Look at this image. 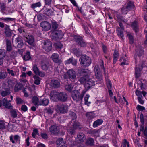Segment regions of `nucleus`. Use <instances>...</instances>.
<instances>
[{"label": "nucleus", "instance_id": "c85d7f7f", "mask_svg": "<svg viewBox=\"0 0 147 147\" xmlns=\"http://www.w3.org/2000/svg\"><path fill=\"white\" fill-rule=\"evenodd\" d=\"M69 116L70 118L72 119L71 123L75 122V121L74 120V119H76L77 117L75 113L74 112L70 111L69 112Z\"/></svg>", "mask_w": 147, "mask_h": 147}, {"label": "nucleus", "instance_id": "f704fd0d", "mask_svg": "<svg viewBox=\"0 0 147 147\" xmlns=\"http://www.w3.org/2000/svg\"><path fill=\"white\" fill-rule=\"evenodd\" d=\"M135 7L133 3L132 2L130 1L128 2L127 4V5L126 7L128 10L130 11L132 9L134 8Z\"/></svg>", "mask_w": 147, "mask_h": 147}, {"label": "nucleus", "instance_id": "a878e982", "mask_svg": "<svg viewBox=\"0 0 147 147\" xmlns=\"http://www.w3.org/2000/svg\"><path fill=\"white\" fill-rule=\"evenodd\" d=\"M7 71L9 74L12 76H18L19 75V70H17L16 71H14L12 70L7 68Z\"/></svg>", "mask_w": 147, "mask_h": 147}, {"label": "nucleus", "instance_id": "a211bd4d", "mask_svg": "<svg viewBox=\"0 0 147 147\" xmlns=\"http://www.w3.org/2000/svg\"><path fill=\"white\" fill-rule=\"evenodd\" d=\"M15 43L17 47L19 48H21L24 45L22 40L20 37H18L16 39Z\"/></svg>", "mask_w": 147, "mask_h": 147}, {"label": "nucleus", "instance_id": "052dcab7", "mask_svg": "<svg viewBox=\"0 0 147 147\" xmlns=\"http://www.w3.org/2000/svg\"><path fill=\"white\" fill-rule=\"evenodd\" d=\"M129 11V10H128L126 7H123L121 9L122 13L124 14H127L128 12Z\"/></svg>", "mask_w": 147, "mask_h": 147}, {"label": "nucleus", "instance_id": "c9c22d12", "mask_svg": "<svg viewBox=\"0 0 147 147\" xmlns=\"http://www.w3.org/2000/svg\"><path fill=\"white\" fill-rule=\"evenodd\" d=\"M145 81L143 80H141L140 82L138 84V86H139L141 89H144L145 88L146 86L145 85Z\"/></svg>", "mask_w": 147, "mask_h": 147}, {"label": "nucleus", "instance_id": "9d476101", "mask_svg": "<svg viewBox=\"0 0 147 147\" xmlns=\"http://www.w3.org/2000/svg\"><path fill=\"white\" fill-rule=\"evenodd\" d=\"M120 27H118L117 29V34L118 36L123 39L124 37L123 31L124 30V26L122 24L119 22Z\"/></svg>", "mask_w": 147, "mask_h": 147}, {"label": "nucleus", "instance_id": "774afa93", "mask_svg": "<svg viewBox=\"0 0 147 147\" xmlns=\"http://www.w3.org/2000/svg\"><path fill=\"white\" fill-rule=\"evenodd\" d=\"M5 4L4 3H2L1 5V11L2 12H4L5 11Z\"/></svg>", "mask_w": 147, "mask_h": 147}, {"label": "nucleus", "instance_id": "79ce46f5", "mask_svg": "<svg viewBox=\"0 0 147 147\" xmlns=\"http://www.w3.org/2000/svg\"><path fill=\"white\" fill-rule=\"evenodd\" d=\"M58 24L56 22H52V29L53 31H56V30L58 28Z\"/></svg>", "mask_w": 147, "mask_h": 147}, {"label": "nucleus", "instance_id": "bf43d9fd", "mask_svg": "<svg viewBox=\"0 0 147 147\" xmlns=\"http://www.w3.org/2000/svg\"><path fill=\"white\" fill-rule=\"evenodd\" d=\"M47 113L49 115H51L53 113L54 111V109L53 108H49L47 109Z\"/></svg>", "mask_w": 147, "mask_h": 147}, {"label": "nucleus", "instance_id": "7c9ffc66", "mask_svg": "<svg viewBox=\"0 0 147 147\" xmlns=\"http://www.w3.org/2000/svg\"><path fill=\"white\" fill-rule=\"evenodd\" d=\"M23 85L19 83H17L15 85L14 90L15 92H17L20 90L22 88Z\"/></svg>", "mask_w": 147, "mask_h": 147}, {"label": "nucleus", "instance_id": "864d4df0", "mask_svg": "<svg viewBox=\"0 0 147 147\" xmlns=\"http://www.w3.org/2000/svg\"><path fill=\"white\" fill-rule=\"evenodd\" d=\"M33 69L34 73L36 74H39V71L36 65H34L33 67Z\"/></svg>", "mask_w": 147, "mask_h": 147}, {"label": "nucleus", "instance_id": "a18cd8bd", "mask_svg": "<svg viewBox=\"0 0 147 147\" xmlns=\"http://www.w3.org/2000/svg\"><path fill=\"white\" fill-rule=\"evenodd\" d=\"M73 53L77 57L80 55V51L78 49L74 48L73 49Z\"/></svg>", "mask_w": 147, "mask_h": 147}, {"label": "nucleus", "instance_id": "6e6d98bb", "mask_svg": "<svg viewBox=\"0 0 147 147\" xmlns=\"http://www.w3.org/2000/svg\"><path fill=\"white\" fill-rule=\"evenodd\" d=\"M117 17L118 20H120V21H121L124 22H127V20L124 19L123 17L120 15H117Z\"/></svg>", "mask_w": 147, "mask_h": 147}, {"label": "nucleus", "instance_id": "4d7b16f0", "mask_svg": "<svg viewBox=\"0 0 147 147\" xmlns=\"http://www.w3.org/2000/svg\"><path fill=\"white\" fill-rule=\"evenodd\" d=\"M10 93L9 91V90H7L5 91H2L1 94V95L3 96H7V95H9L10 94Z\"/></svg>", "mask_w": 147, "mask_h": 147}, {"label": "nucleus", "instance_id": "3c124183", "mask_svg": "<svg viewBox=\"0 0 147 147\" xmlns=\"http://www.w3.org/2000/svg\"><path fill=\"white\" fill-rule=\"evenodd\" d=\"M123 147H129V142L126 140L124 139L123 141L122 145H121Z\"/></svg>", "mask_w": 147, "mask_h": 147}, {"label": "nucleus", "instance_id": "5fc2aeb1", "mask_svg": "<svg viewBox=\"0 0 147 147\" xmlns=\"http://www.w3.org/2000/svg\"><path fill=\"white\" fill-rule=\"evenodd\" d=\"M1 19L6 21L9 22L13 21L14 20L15 18H0Z\"/></svg>", "mask_w": 147, "mask_h": 147}, {"label": "nucleus", "instance_id": "9b49d317", "mask_svg": "<svg viewBox=\"0 0 147 147\" xmlns=\"http://www.w3.org/2000/svg\"><path fill=\"white\" fill-rule=\"evenodd\" d=\"M86 139L85 134L82 132H79L77 134V140L80 142H82Z\"/></svg>", "mask_w": 147, "mask_h": 147}, {"label": "nucleus", "instance_id": "6ab92c4d", "mask_svg": "<svg viewBox=\"0 0 147 147\" xmlns=\"http://www.w3.org/2000/svg\"><path fill=\"white\" fill-rule=\"evenodd\" d=\"M50 85L52 87L57 88L60 87V84L58 80H53L51 81Z\"/></svg>", "mask_w": 147, "mask_h": 147}, {"label": "nucleus", "instance_id": "37998d69", "mask_svg": "<svg viewBox=\"0 0 147 147\" xmlns=\"http://www.w3.org/2000/svg\"><path fill=\"white\" fill-rule=\"evenodd\" d=\"M30 53L29 52H27L23 57L24 60L25 61L29 60L31 58Z\"/></svg>", "mask_w": 147, "mask_h": 147}, {"label": "nucleus", "instance_id": "20e7f679", "mask_svg": "<svg viewBox=\"0 0 147 147\" xmlns=\"http://www.w3.org/2000/svg\"><path fill=\"white\" fill-rule=\"evenodd\" d=\"M68 111V106L67 105L61 104L57 106L56 111L58 113L64 114L67 113Z\"/></svg>", "mask_w": 147, "mask_h": 147}, {"label": "nucleus", "instance_id": "4468645a", "mask_svg": "<svg viewBox=\"0 0 147 147\" xmlns=\"http://www.w3.org/2000/svg\"><path fill=\"white\" fill-rule=\"evenodd\" d=\"M58 92L55 91L53 90L51 91L49 96L52 100L55 101L57 99H58Z\"/></svg>", "mask_w": 147, "mask_h": 147}, {"label": "nucleus", "instance_id": "ea45409f", "mask_svg": "<svg viewBox=\"0 0 147 147\" xmlns=\"http://www.w3.org/2000/svg\"><path fill=\"white\" fill-rule=\"evenodd\" d=\"M73 87V85L71 84L66 85L65 86L66 90H67L69 92H71L72 91Z\"/></svg>", "mask_w": 147, "mask_h": 147}, {"label": "nucleus", "instance_id": "603ef678", "mask_svg": "<svg viewBox=\"0 0 147 147\" xmlns=\"http://www.w3.org/2000/svg\"><path fill=\"white\" fill-rule=\"evenodd\" d=\"M40 26L42 28V30L43 31L46 30V21H42L40 24Z\"/></svg>", "mask_w": 147, "mask_h": 147}, {"label": "nucleus", "instance_id": "7ed1b4c3", "mask_svg": "<svg viewBox=\"0 0 147 147\" xmlns=\"http://www.w3.org/2000/svg\"><path fill=\"white\" fill-rule=\"evenodd\" d=\"M74 40L77 45L82 47H84L86 46L87 44L86 42L81 36H74Z\"/></svg>", "mask_w": 147, "mask_h": 147}, {"label": "nucleus", "instance_id": "aec40b11", "mask_svg": "<svg viewBox=\"0 0 147 147\" xmlns=\"http://www.w3.org/2000/svg\"><path fill=\"white\" fill-rule=\"evenodd\" d=\"M24 40L26 42H27L29 44L32 45L34 41L33 36L31 35H28L26 37H25Z\"/></svg>", "mask_w": 147, "mask_h": 147}, {"label": "nucleus", "instance_id": "f257e3e1", "mask_svg": "<svg viewBox=\"0 0 147 147\" xmlns=\"http://www.w3.org/2000/svg\"><path fill=\"white\" fill-rule=\"evenodd\" d=\"M86 91L83 90L81 94H80L78 90H75L71 93V96L73 100L76 102L81 101L82 100Z\"/></svg>", "mask_w": 147, "mask_h": 147}, {"label": "nucleus", "instance_id": "473e14b6", "mask_svg": "<svg viewBox=\"0 0 147 147\" xmlns=\"http://www.w3.org/2000/svg\"><path fill=\"white\" fill-rule=\"evenodd\" d=\"M41 6V3L40 2H38L36 3L32 4L30 5V7L32 9H34L37 7H40Z\"/></svg>", "mask_w": 147, "mask_h": 147}, {"label": "nucleus", "instance_id": "09e8293b", "mask_svg": "<svg viewBox=\"0 0 147 147\" xmlns=\"http://www.w3.org/2000/svg\"><path fill=\"white\" fill-rule=\"evenodd\" d=\"M5 55V51L2 49H0V59H3Z\"/></svg>", "mask_w": 147, "mask_h": 147}, {"label": "nucleus", "instance_id": "49530a36", "mask_svg": "<svg viewBox=\"0 0 147 147\" xmlns=\"http://www.w3.org/2000/svg\"><path fill=\"white\" fill-rule=\"evenodd\" d=\"M5 122L2 120H0V129H5L6 126L7 125H5Z\"/></svg>", "mask_w": 147, "mask_h": 147}, {"label": "nucleus", "instance_id": "338daca9", "mask_svg": "<svg viewBox=\"0 0 147 147\" xmlns=\"http://www.w3.org/2000/svg\"><path fill=\"white\" fill-rule=\"evenodd\" d=\"M119 54L118 51L115 50L113 54V58L118 59Z\"/></svg>", "mask_w": 147, "mask_h": 147}, {"label": "nucleus", "instance_id": "423d86ee", "mask_svg": "<svg viewBox=\"0 0 147 147\" xmlns=\"http://www.w3.org/2000/svg\"><path fill=\"white\" fill-rule=\"evenodd\" d=\"M63 36V33L60 30L53 31L51 35L52 38L54 40L61 39Z\"/></svg>", "mask_w": 147, "mask_h": 147}, {"label": "nucleus", "instance_id": "e2e57ef3", "mask_svg": "<svg viewBox=\"0 0 147 147\" xmlns=\"http://www.w3.org/2000/svg\"><path fill=\"white\" fill-rule=\"evenodd\" d=\"M89 97V96L88 95H86V96L84 98L85 104L88 105L90 103V102L88 101V99Z\"/></svg>", "mask_w": 147, "mask_h": 147}, {"label": "nucleus", "instance_id": "c03bdc74", "mask_svg": "<svg viewBox=\"0 0 147 147\" xmlns=\"http://www.w3.org/2000/svg\"><path fill=\"white\" fill-rule=\"evenodd\" d=\"M32 102L35 106L39 105V100L38 98L37 97H34L32 98Z\"/></svg>", "mask_w": 147, "mask_h": 147}, {"label": "nucleus", "instance_id": "412c9836", "mask_svg": "<svg viewBox=\"0 0 147 147\" xmlns=\"http://www.w3.org/2000/svg\"><path fill=\"white\" fill-rule=\"evenodd\" d=\"M77 63V61L76 59H73V58H71L66 60L65 63V64H69L71 63L73 65H76Z\"/></svg>", "mask_w": 147, "mask_h": 147}, {"label": "nucleus", "instance_id": "69168bd1", "mask_svg": "<svg viewBox=\"0 0 147 147\" xmlns=\"http://www.w3.org/2000/svg\"><path fill=\"white\" fill-rule=\"evenodd\" d=\"M140 122L142 124H144V117L143 114L141 113L140 115Z\"/></svg>", "mask_w": 147, "mask_h": 147}, {"label": "nucleus", "instance_id": "0eeeda50", "mask_svg": "<svg viewBox=\"0 0 147 147\" xmlns=\"http://www.w3.org/2000/svg\"><path fill=\"white\" fill-rule=\"evenodd\" d=\"M97 81L95 78H93L89 79L86 82L84 86L86 89L88 90L90 89L91 87L95 85Z\"/></svg>", "mask_w": 147, "mask_h": 147}, {"label": "nucleus", "instance_id": "f3484780", "mask_svg": "<svg viewBox=\"0 0 147 147\" xmlns=\"http://www.w3.org/2000/svg\"><path fill=\"white\" fill-rule=\"evenodd\" d=\"M59 55L57 53H54L51 56V58L53 61L56 63H60L61 62V60L59 58Z\"/></svg>", "mask_w": 147, "mask_h": 147}, {"label": "nucleus", "instance_id": "dca6fc26", "mask_svg": "<svg viewBox=\"0 0 147 147\" xmlns=\"http://www.w3.org/2000/svg\"><path fill=\"white\" fill-rule=\"evenodd\" d=\"M70 123L71 125L73 127H70L68 130V134L72 136L74 135L75 134V128L76 127L77 125L75 123H73L72 124H71V123Z\"/></svg>", "mask_w": 147, "mask_h": 147}, {"label": "nucleus", "instance_id": "cd10ccee", "mask_svg": "<svg viewBox=\"0 0 147 147\" xmlns=\"http://www.w3.org/2000/svg\"><path fill=\"white\" fill-rule=\"evenodd\" d=\"M39 136V131L37 129H34L33 130L32 134V137L35 138H37Z\"/></svg>", "mask_w": 147, "mask_h": 147}, {"label": "nucleus", "instance_id": "39448f33", "mask_svg": "<svg viewBox=\"0 0 147 147\" xmlns=\"http://www.w3.org/2000/svg\"><path fill=\"white\" fill-rule=\"evenodd\" d=\"M66 74H64V77L65 78H68L71 80L75 79L76 77V73L75 71L72 69L68 70Z\"/></svg>", "mask_w": 147, "mask_h": 147}, {"label": "nucleus", "instance_id": "c756f323", "mask_svg": "<svg viewBox=\"0 0 147 147\" xmlns=\"http://www.w3.org/2000/svg\"><path fill=\"white\" fill-rule=\"evenodd\" d=\"M103 120L101 119H98L95 121L93 124V127L95 128L101 125L103 123Z\"/></svg>", "mask_w": 147, "mask_h": 147}, {"label": "nucleus", "instance_id": "72a5a7b5", "mask_svg": "<svg viewBox=\"0 0 147 147\" xmlns=\"http://www.w3.org/2000/svg\"><path fill=\"white\" fill-rule=\"evenodd\" d=\"M86 116L89 120H90L95 117L94 114L92 112L87 113Z\"/></svg>", "mask_w": 147, "mask_h": 147}, {"label": "nucleus", "instance_id": "8fccbe9b", "mask_svg": "<svg viewBox=\"0 0 147 147\" xmlns=\"http://www.w3.org/2000/svg\"><path fill=\"white\" fill-rule=\"evenodd\" d=\"M127 36L129 38V43L130 44H132L134 42V39L133 36L130 34H128Z\"/></svg>", "mask_w": 147, "mask_h": 147}, {"label": "nucleus", "instance_id": "1a4fd4ad", "mask_svg": "<svg viewBox=\"0 0 147 147\" xmlns=\"http://www.w3.org/2000/svg\"><path fill=\"white\" fill-rule=\"evenodd\" d=\"M68 95L65 92H58V100L62 102H65L67 101Z\"/></svg>", "mask_w": 147, "mask_h": 147}, {"label": "nucleus", "instance_id": "6e6552de", "mask_svg": "<svg viewBox=\"0 0 147 147\" xmlns=\"http://www.w3.org/2000/svg\"><path fill=\"white\" fill-rule=\"evenodd\" d=\"M77 73L79 76L85 75L87 77H89L91 75V71L86 69L80 68L78 69Z\"/></svg>", "mask_w": 147, "mask_h": 147}, {"label": "nucleus", "instance_id": "5701e85b", "mask_svg": "<svg viewBox=\"0 0 147 147\" xmlns=\"http://www.w3.org/2000/svg\"><path fill=\"white\" fill-rule=\"evenodd\" d=\"M99 131L98 130H92L88 131V133L92 136L98 137Z\"/></svg>", "mask_w": 147, "mask_h": 147}, {"label": "nucleus", "instance_id": "0e129e2a", "mask_svg": "<svg viewBox=\"0 0 147 147\" xmlns=\"http://www.w3.org/2000/svg\"><path fill=\"white\" fill-rule=\"evenodd\" d=\"M3 106H5V107L9 109H11L12 108V106L11 105L10 103L9 102L5 103V104Z\"/></svg>", "mask_w": 147, "mask_h": 147}, {"label": "nucleus", "instance_id": "680f3d73", "mask_svg": "<svg viewBox=\"0 0 147 147\" xmlns=\"http://www.w3.org/2000/svg\"><path fill=\"white\" fill-rule=\"evenodd\" d=\"M106 83L108 89H111L112 87V84L109 80H108L107 81Z\"/></svg>", "mask_w": 147, "mask_h": 147}, {"label": "nucleus", "instance_id": "e433bc0d", "mask_svg": "<svg viewBox=\"0 0 147 147\" xmlns=\"http://www.w3.org/2000/svg\"><path fill=\"white\" fill-rule=\"evenodd\" d=\"M89 77H87V76H86L85 75H84L83 76L80 78L79 79L78 81L80 82L81 84H84L85 82H86V78Z\"/></svg>", "mask_w": 147, "mask_h": 147}, {"label": "nucleus", "instance_id": "4c0bfd02", "mask_svg": "<svg viewBox=\"0 0 147 147\" xmlns=\"http://www.w3.org/2000/svg\"><path fill=\"white\" fill-rule=\"evenodd\" d=\"M47 52H49L52 48V43L50 41L47 40Z\"/></svg>", "mask_w": 147, "mask_h": 147}, {"label": "nucleus", "instance_id": "2f4dec72", "mask_svg": "<svg viewBox=\"0 0 147 147\" xmlns=\"http://www.w3.org/2000/svg\"><path fill=\"white\" fill-rule=\"evenodd\" d=\"M5 33L6 36L8 37L12 35L11 31L7 27L5 28Z\"/></svg>", "mask_w": 147, "mask_h": 147}, {"label": "nucleus", "instance_id": "2eb2a0df", "mask_svg": "<svg viewBox=\"0 0 147 147\" xmlns=\"http://www.w3.org/2000/svg\"><path fill=\"white\" fill-rule=\"evenodd\" d=\"M144 65H141L140 67L136 66L135 68V75L136 78H138L140 76V72L143 67H144Z\"/></svg>", "mask_w": 147, "mask_h": 147}, {"label": "nucleus", "instance_id": "de8ad7c7", "mask_svg": "<svg viewBox=\"0 0 147 147\" xmlns=\"http://www.w3.org/2000/svg\"><path fill=\"white\" fill-rule=\"evenodd\" d=\"M46 101V98H43V97H41V98L39 101L38 105H45Z\"/></svg>", "mask_w": 147, "mask_h": 147}, {"label": "nucleus", "instance_id": "393cba45", "mask_svg": "<svg viewBox=\"0 0 147 147\" xmlns=\"http://www.w3.org/2000/svg\"><path fill=\"white\" fill-rule=\"evenodd\" d=\"M94 139L91 138H88L86 141V144L88 146H92L94 145Z\"/></svg>", "mask_w": 147, "mask_h": 147}, {"label": "nucleus", "instance_id": "ddd939ff", "mask_svg": "<svg viewBox=\"0 0 147 147\" xmlns=\"http://www.w3.org/2000/svg\"><path fill=\"white\" fill-rule=\"evenodd\" d=\"M57 147H67L66 142L63 140L62 138L57 139L56 141Z\"/></svg>", "mask_w": 147, "mask_h": 147}, {"label": "nucleus", "instance_id": "f8f14e48", "mask_svg": "<svg viewBox=\"0 0 147 147\" xmlns=\"http://www.w3.org/2000/svg\"><path fill=\"white\" fill-rule=\"evenodd\" d=\"M49 129L51 133L53 134H57L59 132V127L55 125L51 126Z\"/></svg>", "mask_w": 147, "mask_h": 147}, {"label": "nucleus", "instance_id": "58836bf2", "mask_svg": "<svg viewBox=\"0 0 147 147\" xmlns=\"http://www.w3.org/2000/svg\"><path fill=\"white\" fill-rule=\"evenodd\" d=\"M95 76L96 78L99 81L102 82V76L100 72L95 74Z\"/></svg>", "mask_w": 147, "mask_h": 147}, {"label": "nucleus", "instance_id": "bb28decb", "mask_svg": "<svg viewBox=\"0 0 147 147\" xmlns=\"http://www.w3.org/2000/svg\"><path fill=\"white\" fill-rule=\"evenodd\" d=\"M10 111V115L13 118L17 117L18 112L16 109H11Z\"/></svg>", "mask_w": 147, "mask_h": 147}, {"label": "nucleus", "instance_id": "b1692460", "mask_svg": "<svg viewBox=\"0 0 147 147\" xmlns=\"http://www.w3.org/2000/svg\"><path fill=\"white\" fill-rule=\"evenodd\" d=\"M136 53L139 56H142L144 53V50L143 47L139 46L137 47L136 49Z\"/></svg>", "mask_w": 147, "mask_h": 147}, {"label": "nucleus", "instance_id": "4be33fe9", "mask_svg": "<svg viewBox=\"0 0 147 147\" xmlns=\"http://www.w3.org/2000/svg\"><path fill=\"white\" fill-rule=\"evenodd\" d=\"M131 26L136 33H137L139 30L138 24V22L136 21L133 22L131 24Z\"/></svg>", "mask_w": 147, "mask_h": 147}, {"label": "nucleus", "instance_id": "f03ea898", "mask_svg": "<svg viewBox=\"0 0 147 147\" xmlns=\"http://www.w3.org/2000/svg\"><path fill=\"white\" fill-rule=\"evenodd\" d=\"M80 61L81 64L85 67H88L91 63L90 58L86 55H82L80 58Z\"/></svg>", "mask_w": 147, "mask_h": 147}, {"label": "nucleus", "instance_id": "13d9d810", "mask_svg": "<svg viewBox=\"0 0 147 147\" xmlns=\"http://www.w3.org/2000/svg\"><path fill=\"white\" fill-rule=\"evenodd\" d=\"M16 100L17 104H22L24 103V102L20 98L17 97L16 98Z\"/></svg>", "mask_w": 147, "mask_h": 147}, {"label": "nucleus", "instance_id": "a19ab883", "mask_svg": "<svg viewBox=\"0 0 147 147\" xmlns=\"http://www.w3.org/2000/svg\"><path fill=\"white\" fill-rule=\"evenodd\" d=\"M55 47L57 49L61 50L63 48V45L61 42H58L55 43L54 45Z\"/></svg>", "mask_w": 147, "mask_h": 147}]
</instances>
